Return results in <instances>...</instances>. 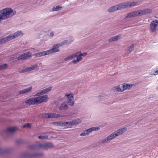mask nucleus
<instances>
[{"label":"nucleus","instance_id":"obj_11","mask_svg":"<svg viewBox=\"0 0 158 158\" xmlns=\"http://www.w3.org/2000/svg\"><path fill=\"white\" fill-rule=\"evenodd\" d=\"M65 96L67 97L66 98L67 101V102L71 106H73L74 104V102L73 101V96H71L69 94H66Z\"/></svg>","mask_w":158,"mask_h":158},{"label":"nucleus","instance_id":"obj_7","mask_svg":"<svg viewBox=\"0 0 158 158\" xmlns=\"http://www.w3.org/2000/svg\"><path fill=\"white\" fill-rule=\"evenodd\" d=\"M36 98L37 104L45 102L48 101V97L47 95L40 96Z\"/></svg>","mask_w":158,"mask_h":158},{"label":"nucleus","instance_id":"obj_44","mask_svg":"<svg viewBox=\"0 0 158 158\" xmlns=\"http://www.w3.org/2000/svg\"><path fill=\"white\" fill-rule=\"evenodd\" d=\"M16 143L17 144H20L21 143V141L20 140H17L16 141Z\"/></svg>","mask_w":158,"mask_h":158},{"label":"nucleus","instance_id":"obj_1","mask_svg":"<svg viewBox=\"0 0 158 158\" xmlns=\"http://www.w3.org/2000/svg\"><path fill=\"white\" fill-rule=\"evenodd\" d=\"M16 12L11 8H6L0 10V21L6 20L15 15Z\"/></svg>","mask_w":158,"mask_h":158},{"label":"nucleus","instance_id":"obj_18","mask_svg":"<svg viewBox=\"0 0 158 158\" xmlns=\"http://www.w3.org/2000/svg\"><path fill=\"white\" fill-rule=\"evenodd\" d=\"M113 139L114 138L112 135L110 134L107 137L103 139L100 142V143L102 144H104Z\"/></svg>","mask_w":158,"mask_h":158},{"label":"nucleus","instance_id":"obj_37","mask_svg":"<svg viewBox=\"0 0 158 158\" xmlns=\"http://www.w3.org/2000/svg\"><path fill=\"white\" fill-rule=\"evenodd\" d=\"M77 57L76 61H78V62L82 59L81 56L80 54H79V53L77 55Z\"/></svg>","mask_w":158,"mask_h":158},{"label":"nucleus","instance_id":"obj_19","mask_svg":"<svg viewBox=\"0 0 158 158\" xmlns=\"http://www.w3.org/2000/svg\"><path fill=\"white\" fill-rule=\"evenodd\" d=\"M32 89V86H31L25 89L19 91V92L18 94H24L26 93L29 92H31Z\"/></svg>","mask_w":158,"mask_h":158},{"label":"nucleus","instance_id":"obj_34","mask_svg":"<svg viewBox=\"0 0 158 158\" xmlns=\"http://www.w3.org/2000/svg\"><path fill=\"white\" fill-rule=\"evenodd\" d=\"M81 52H78L76 53L73 54L72 55H70L69 56L70 57V59L71 60L73 59L75 57H77V55Z\"/></svg>","mask_w":158,"mask_h":158},{"label":"nucleus","instance_id":"obj_12","mask_svg":"<svg viewBox=\"0 0 158 158\" xmlns=\"http://www.w3.org/2000/svg\"><path fill=\"white\" fill-rule=\"evenodd\" d=\"M25 103L29 105H37V102L36 97L31 98L26 100Z\"/></svg>","mask_w":158,"mask_h":158},{"label":"nucleus","instance_id":"obj_17","mask_svg":"<svg viewBox=\"0 0 158 158\" xmlns=\"http://www.w3.org/2000/svg\"><path fill=\"white\" fill-rule=\"evenodd\" d=\"M128 3L127 2H123L120 3L117 5V6L118 8V10L122 9L128 8Z\"/></svg>","mask_w":158,"mask_h":158},{"label":"nucleus","instance_id":"obj_43","mask_svg":"<svg viewBox=\"0 0 158 158\" xmlns=\"http://www.w3.org/2000/svg\"><path fill=\"white\" fill-rule=\"evenodd\" d=\"M38 138L39 139H45V136H38Z\"/></svg>","mask_w":158,"mask_h":158},{"label":"nucleus","instance_id":"obj_49","mask_svg":"<svg viewBox=\"0 0 158 158\" xmlns=\"http://www.w3.org/2000/svg\"><path fill=\"white\" fill-rule=\"evenodd\" d=\"M155 73H156V74H154V75H155L156 74H158V70L155 71Z\"/></svg>","mask_w":158,"mask_h":158},{"label":"nucleus","instance_id":"obj_24","mask_svg":"<svg viewBox=\"0 0 158 158\" xmlns=\"http://www.w3.org/2000/svg\"><path fill=\"white\" fill-rule=\"evenodd\" d=\"M10 38L9 36L3 38H0V44L10 40Z\"/></svg>","mask_w":158,"mask_h":158},{"label":"nucleus","instance_id":"obj_2","mask_svg":"<svg viewBox=\"0 0 158 158\" xmlns=\"http://www.w3.org/2000/svg\"><path fill=\"white\" fill-rule=\"evenodd\" d=\"M53 144L51 143L46 142L44 143H41L38 145H32L28 146V148L31 149H37L40 148H42L44 149H46L52 147Z\"/></svg>","mask_w":158,"mask_h":158},{"label":"nucleus","instance_id":"obj_38","mask_svg":"<svg viewBox=\"0 0 158 158\" xmlns=\"http://www.w3.org/2000/svg\"><path fill=\"white\" fill-rule=\"evenodd\" d=\"M31 125L29 123H27L23 126V128H29L30 127Z\"/></svg>","mask_w":158,"mask_h":158},{"label":"nucleus","instance_id":"obj_20","mask_svg":"<svg viewBox=\"0 0 158 158\" xmlns=\"http://www.w3.org/2000/svg\"><path fill=\"white\" fill-rule=\"evenodd\" d=\"M48 55L47 51H42L41 52L35 54L34 55L36 57H40Z\"/></svg>","mask_w":158,"mask_h":158},{"label":"nucleus","instance_id":"obj_35","mask_svg":"<svg viewBox=\"0 0 158 158\" xmlns=\"http://www.w3.org/2000/svg\"><path fill=\"white\" fill-rule=\"evenodd\" d=\"M7 67V65L6 64L0 65V71L6 69Z\"/></svg>","mask_w":158,"mask_h":158},{"label":"nucleus","instance_id":"obj_36","mask_svg":"<svg viewBox=\"0 0 158 158\" xmlns=\"http://www.w3.org/2000/svg\"><path fill=\"white\" fill-rule=\"evenodd\" d=\"M8 150L6 149L0 148V153H6L8 152Z\"/></svg>","mask_w":158,"mask_h":158},{"label":"nucleus","instance_id":"obj_32","mask_svg":"<svg viewBox=\"0 0 158 158\" xmlns=\"http://www.w3.org/2000/svg\"><path fill=\"white\" fill-rule=\"evenodd\" d=\"M62 8V7L60 6H58L56 7H54L52 9V11H57L59 10Z\"/></svg>","mask_w":158,"mask_h":158},{"label":"nucleus","instance_id":"obj_13","mask_svg":"<svg viewBox=\"0 0 158 158\" xmlns=\"http://www.w3.org/2000/svg\"><path fill=\"white\" fill-rule=\"evenodd\" d=\"M52 88L51 87L46 88V89H43L42 90L40 91L35 94V96H40V95H43L44 94L46 93L47 92H49L51 90Z\"/></svg>","mask_w":158,"mask_h":158},{"label":"nucleus","instance_id":"obj_25","mask_svg":"<svg viewBox=\"0 0 158 158\" xmlns=\"http://www.w3.org/2000/svg\"><path fill=\"white\" fill-rule=\"evenodd\" d=\"M69 126H70L71 125H74L75 124H77L80 123V121L78 119H76L73 120L71 121H69Z\"/></svg>","mask_w":158,"mask_h":158},{"label":"nucleus","instance_id":"obj_9","mask_svg":"<svg viewBox=\"0 0 158 158\" xmlns=\"http://www.w3.org/2000/svg\"><path fill=\"white\" fill-rule=\"evenodd\" d=\"M152 11V10L151 9L146 8L139 11V16H141L146 14H151Z\"/></svg>","mask_w":158,"mask_h":158},{"label":"nucleus","instance_id":"obj_41","mask_svg":"<svg viewBox=\"0 0 158 158\" xmlns=\"http://www.w3.org/2000/svg\"><path fill=\"white\" fill-rule=\"evenodd\" d=\"M69 60H71V59H70L69 56H68L67 57L65 58L64 59V60L65 61H68Z\"/></svg>","mask_w":158,"mask_h":158},{"label":"nucleus","instance_id":"obj_27","mask_svg":"<svg viewBox=\"0 0 158 158\" xmlns=\"http://www.w3.org/2000/svg\"><path fill=\"white\" fill-rule=\"evenodd\" d=\"M118 10V8L117 6V5L112 6L110 7L108 10V11L109 12H113Z\"/></svg>","mask_w":158,"mask_h":158},{"label":"nucleus","instance_id":"obj_50","mask_svg":"<svg viewBox=\"0 0 158 158\" xmlns=\"http://www.w3.org/2000/svg\"><path fill=\"white\" fill-rule=\"evenodd\" d=\"M56 123L57 124H58V125H59V123H57V122H56Z\"/></svg>","mask_w":158,"mask_h":158},{"label":"nucleus","instance_id":"obj_21","mask_svg":"<svg viewBox=\"0 0 158 158\" xmlns=\"http://www.w3.org/2000/svg\"><path fill=\"white\" fill-rule=\"evenodd\" d=\"M121 36V35H119L114 37H111L108 40V41L109 42H111L113 41H117L120 38Z\"/></svg>","mask_w":158,"mask_h":158},{"label":"nucleus","instance_id":"obj_23","mask_svg":"<svg viewBox=\"0 0 158 158\" xmlns=\"http://www.w3.org/2000/svg\"><path fill=\"white\" fill-rule=\"evenodd\" d=\"M42 154L41 153H34L26 154L25 156L29 157H37L41 156Z\"/></svg>","mask_w":158,"mask_h":158},{"label":"nucleus","instance_id":"obj_15","mask_svg":"<svg viewBox=\"0 0 158 158\" xmlns=\"http://www.w3.org/2000/svg\"><path fill=\"white\" fill-rule=\"evenodd\" d=\"M68 108V103L64 102L61 104L59 106V109L60 111H64Z\"/></svg>","mask_w":158,"mask_h":158},{"label":"nucleus","instance_id":"obj_3","mask_svg":"<svg viewBox=\"0 0 158 158\" xmlns=\"http://www.w3.org/2000/svg\"><path fill=\"white\" fill-rule=\"evenodd\" d=\"M41 118L46 119L50 118H56L60 117H62L60 114H56L55 113H43L40 115Z\"/></svg>","mask_w":158,"mask_h":158},{"label":"nucleus","instance_id":"obj_28","mask_svg":"<svg viewBox=\"0 0 158 158\" xmlns=\"http://www.w3.org/2000/svg\"><path fill=\"white\" fill-rule=\"evenodd\" d=\"M128 3V8L129 7L134 6H136L139 5V3L138 2H127Z\"/></svg>","mask_w":158,"mask_h":158},{"label":"nucleus","instance_id":"obj_6","mask_svg":"<svg viewBox=\"0 0 158 158\" xmlns=\"http://www.w3.org/2000/svg\"><path fill=\"white\" fill-rule=\"evenodd\" d=\"M99 129L100 128L99 127H91L86 130H85L81 133L80 135L81 136H84L89 134L93 131H97L99 130Z\"/></svg>","mask_w":158,"mask_h":158},{"label":"nucleus","instance_id":"obj_4","mask_svg":"<svg viewBox=\"0 0 158 158\" xmlns=\"http://www.w3.org/2000/svg\"><path fill=\"white\" fill-rule=\"evenodd\" d=\"M127 130V128L126 127L122 128L117 130L116 131L112 133L111 134L113 138H114L118 136L122 135Z\"/></svg>","mask_w":158,"mask_h":158},{"label":"nucleus","instance_id":"obj_22","mask_svg":"<svg viewBox=\"0 0 158 158\" xmlns=\"http://www.w3.org/2000/svg\"><path fill=\"white\" fill-rule=\"evenodd\" d=\"M21 31H19L16 32L12 35H9V36L10 37V40L15 38L18 37L21 35Z\"/></svg>","mask_w":158,"mask_h":158},{"label":"nucleus","instance_id":"obj_31","mask_svg":"<svg viewBox=\"0 0 158 158\" xmlns=\"http://www.w3.org/2000/svg\"><path fill=\"white\" fill-rule=\"evenodd\" d=\"M134 48V44H133L132 45L129 47L127 51V53L129 54L131 53Z\"/></svg>","mask_w":158,"mask_h":158},{"label":"nucleus","instance_id":"obj_30","mask_svg":"<svg viewBox=\"0 0 158 158\" xmlns=\"http://www.w3.org/2000/svg\"><path fill=\"white\" fill-rule=\"evenodd\" d=\"M57 123H59V125L60 126H69V122H57Z\"/></svg>","mask_w":158,"mask_h":158},{"label":"nucleus","instance_id":"obj_16","mask_svg":"<svg viewBox=\"0 0 158 158\" xmlns=\"http://www.w3.org/2000/svg\"><path fill=\"white\" fill-rule=\"evenodd\" d=\"M138 16H139V11H134L128 13L127 16L126 17V18L128 17L131 18L132 17H135Z\"/></svg>","mask_w":158,"mask_h":158},{"label":"nucleus","instance_id":"obj_39","mask_svg":"<svg viewBox=\"0 0 158 158\" xmlns=\"http://www.w3.org/2000/svg\"><path fill=\"white\" fill-rule=\"evenodd\" d=\"M68 42V40H65L62 42H61V43L62 45V46H63L64 45H65Z\"/></svg>","mask_w":158,"mask_h":158},{"label":"nucleus","instance_id":"obj_5","mask_svg":"<svg viewBox=\"0 0 158 158\" xmlns=\"http://www.w3.org/2000/svg\"><path fill=\"white\" fill-rule=\"evenodd\" d=\"M31 52L29 51L19 55V56L17 58V60L19 61L22 60H24L28 58H29L31 57Z\"/></svg>","mask_w":158,"mask_h":158},{"label":"nucleus","instance_id":"obj_33","mask_svg":"<svg viewBox=\"0 0 158 158\" xmlns=\"http://www.w3.org/2000/svg\"><path fill=\"white\" fill-rule=\"evenodd\" d=\"M128 84L124 83L122 85V87L123 88V91L127 89H128Z\"/></svg>","mask_w":158,"mask_h":158},{"label":"nucleus","instance_id":"obj_45","mask_svg":"<svg viewBox=\"0 0 158 158\" xmlns=\"http://www.w3.org/2000/svg\"><path fill=\"white\" fill-rule=\"evenodd\" d=\"M132 86H133V85L132 84H128V89H130V88H132Z\"/></svg>","mask_w":158,"mask_h":158},{"label":"nucleus","instance_id":"obj_47","mask_svg":"<svg viewBox=\"0 0 158 158\" xmlns=\"http://www.w3.org/2000/svg\"><path fill=\"white\" fill-rule=\"evenodd\" d=\"M50 36H52V37L53 36V35H54V33H53V32H51L50 33Z\"/></svg>","mask_w":158,"mask_h":158},{"label":"nucleus","instance_id":"obj_29","mask_svg":"<svg viewBox=\"0 0 158 158\" xmlns=\"http://www.w3.org/2000/svg\"><path fill=\"white\" fill-rule=\"evenodd\" d=\"M15 130L16 129L15 127H10L6 129L5 131V132L6 133H12L15 132Z\"/></svg>","mask_w":158,"mask_h":158},{"label":"nucleus","instance_id":"obj_48","mask_svg":"<svg viewBox=\"0 0 158 158\" xmlns=\"http://www.w3.org/2000/svg\"><path fill=\"white\" fill-rule=\"evenodd\" d=\"M139 121H138L137 122L135 123V125H137V124L139 123Z\"/></svg>","mask_w":158,"mask_h":158},{"label":"nucleus","instance_id":"obj_8","mask_svg":"<svg viewBox=\"0 0 158 158\" xmlns=\"http://www.w3.org/2000/svg\"><path fill=\"white\" fill-rule=\"evenodd\" d=\"M158 25V20H153L151 22L150 25V29L152 32H155L157 31V27Z\"/></svg>","mask_w":158,"mask_h":158},{"label":"nucleus","instance_id":"obj_40","mask_svg":"<svg viewBox=\"0 0 158 158\" xmlns=\"http://www.w3.org/2000/svg\"><path fill=\"white\" fill-rule=\"evenodd\" d=\"M55 44L56 46H57V47H58V48L62 46L60 42L58 43Z\"/></svg>","mask_w":158,"mask_h":158},{"label":"nucleus","instance_id":"obj_46","mask_svg":"<svg viewBox=\"0 0 158 158\" xmlns=\"http://www.w3.org/2000/svg\"><path fill=\"white\" fill-rule=\"evenodd\" d=\"M77 62H78V61H76V60H73L72 61V62L74 64L77 63Z\"/></svg>","mask_w":158,"mask_h":158},{"label":"nucleus","instance_id":"obj_26","mask_svg":"<svg viewBox=\"0 0 158 158\" xmlns=\"http://www.w3.org/2000/svg\"><path fill=\"white\" fill-rule=\"evenodd\" d=\"M122 85H120L116 87H114V92L116 91V92H121L123 91V88Z\"/></svg>","mask_w":158,"mask_h":158},{"label":"nucleus","instance_id":"obj_42","mask_svg":"<svg viewBox=\"0 0 158 158\" xmlns=\"http://www.w3.org/2000/svg\"><path fill=\"white\" fill-rule=\"evenodd\" d=\"M80 54L82 56H85L87 55V53L86 52H83L82 53H81Z\"/></svg>","mask_w":158,"mask_h":158},{"label":"nucleus","instance_id":"obj_10","mask_svg":"<svg viewBox=\"0 0 158 158\" xmlns=\"http://www.w3.org/2000/svg\"><path fill=\"white\" fill-rule=\"evenodd\" d=\"M37 67V65L35 64L34 65H31V66L25 68L24 69H23L20 71L21 73H24L26 72L31 71L32 70L35 69Z\"/></svg>","mask_w":158,"mask_h":158},{"label":"nucleus","instance_id":"obj_14","mask_svg":"<svg viewBox=\"0 0 158 158\" xmlns=\"http://www.w3.org/2000/svg\"><path fill=\"white\" fill-rule=\"evenodd\" d=\"M60 51L59 49L58 48L57 46L54 44L53 45L52 48L49 50H47L48 55L52 54L53 53L56 52H59Z\"/></svg>","mask_w":158,"mask_h":158}]
</instances>
